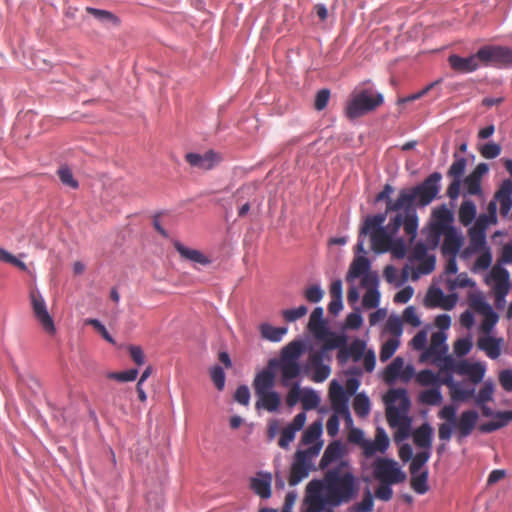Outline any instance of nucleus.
<instances>
[{
    "mask_svg": "<svg viewBox=\"0 0 512 512\" xmlns=\"http://www.w3.org/2000/svg\"><path fill=\"white\" fill-rule=\"evenodd\" d=\"M359 492L358 479L349 461H340L326 470L323 480H312L306 488L302 512H323L352 501Z\"/></svg>",
    "mask_w": 512,
    "mask_h": 512,
    "instance_id": "f257e3e1",
    "label": "nucleus"
},
{
    "mask_svg": "<svg viewBox=\"0 0 512 512\" xmlns=\"http://www.w3.org/2000/svg\"><path fill=\"white\" fill-rule=\"evenodd\" d=\"M442 175L433 172L422 183L410 189H402L395 203H389L388 211H400L402 207H425L429 205L440 191Z\"/></svg>",
    "mask_w": 512,
    "mask_h": 512,
    "instance_id": "f03ea898",
    "label": "nucleus"
},
{
    "mask_svg": "<svg viewBox=\"0 0 512 512\" xmlns=\"http://www.w3.org/2000/svg\"><path fill=\"white\" fill-rule=\"evenodd\" d=\"M386 220V213L376 214L368 216L359 233L358 242L356 244V251L358 253L366 254L367 251L364 248V237L370 236L371 249L375 253H385L390 250L392 246V237L395 234L391 233V230L383 226Z\"/></svg>",
    "mask_w": 512,
    "mask_h": 512,
    "instance_id": "7ed1b4c3",
    "label": "nucleus"
},
{
    "mask_svg": "<svg viewBox=\"0 0 512 512\" xmlns=\"http://www.w3.org/2000/svg\"><path fill=\"white\" fill-rule=\"evenodd\" d=\"M384 401L387 405L386 418L388 424L392 428H398L397 437H407L411 422L405 415L410 404L407 391L402 388L390 389L385 395Z\"/></svg>",
    "mask_w": 512,
    "mask_h": 512,
    "instance_id": "20e7f679",
    "label": "nucleus"
},
{
    "mask_svg": "<svg viewBox=\"0 0 512 512\" xmlns=\"http://www.w3.org/2000/svg\"><path fill=\"white\" fill-rule=\"evenodd\" d=\"M383 102L384 97L380 92L372 88L356 87L346 102L344 114L354 120L375 111Z\"/></svg>",
    "mask_w": 512,
    "mask_h": 512,
    "instance_id": "39448f33",
    "label": "nucleus"
},
{
    "mask_svg": "<svg viewBox=\"0 0 512 512\" xmlns=\"http://www.w3.org/2000/svg\"><path fill=\"white\" fill-rule=\"evenodd\" d=\"M302 353V344L298 341L290 342L280 354V358L270 359V366L276 367L281 372V384L284 387L290 386V381L301 374V366L298 362Z\"/></svg>",
    "mask_w": 512,
    "mask_h": 512,
    "instance_id": "423d86ee",
    "label": "nucleus"
},
{
    "mask_svg": "<svg viewBox=\"0 0 512 512\" xmlns=\"http://www.w3.org/2000/svg\"><path fill=\"white\" fill-rule=\"evenodd\" d=\"M322 446L323 442H319L307 449L296 451L288 479L290 486H295L308 477L312 460L320 453Z\"/></svg>",
    "mask_w": 512,
    "mask_h": 512,
    "instance_id": "0eeeda50",
    "label": "nucleus"
},
{
    "mask_svg": "<svg viewBox=\"0 0 512 512\" xmlns=\"http://www.w3.org/2000/svg\"><path fill=\"white\" fill-rule=\"evenodd\" d=\"M373 475L382 484H399L406 480V474L393 459L377 458L373 463Z\"/></svg>",
    "mask_w": 512,
    "mask_h": 512,
    "instance_id": "6e6552de",
    "label": "nucleus"
},
{
    "mask_svg": "<svg viewBox=\"0 0 512 512\" xmlns=\"http://www.w3.org/2000/svg\"><path fill=\"white\" fill-rule=\"evenodd\" d=\"M478 57L484 66H512V48L500 45H486L478 50Z\"/></svg>",
    "mask_w": 512,
    "mask_h": 512,
    "instance_id": "1a4fd4ad",
    "label": "nucleus"
},
{
    "mask_svg": "<svg viewBox=\"0 0 512 512\" xmlns=\"http://www.w3.org/2000/svg\"><path fill=\"white\" fill-rule=\"evenodd\" d=\"M403 213L398 212L391 218L388 228L392 234H396L403 226L405 234L408 236L409 241L413 242L417 236L418 230V217L414 207H402Z\"/></svg>",
    "mask_w": 512,
    "mask_h": 512,
    "instance_id": "9d476101",
    "label": "nucleus"
},
{
    "mask_svg": "<svg viewBox=\"0 0 512 512\" xmlns=\"http://www.w3.org/2000/svg\"><path fill=\"white\" fill-rule=\"evenodd\" d=\"M329 397L331 400L332 408L336 414H340L347 421H352L349 408L348 398L346 396L344 388L337 382L332 381L329 387Z\"/></svg>",
    "mask_w": 512,
    "mask_h": 512,
    "instance_id": "9b49d317",
    "label": "nucleus"
},
{
    "mask_svg": "<svg viewBox=\"0 0 512 512\" xmlns=\"http://www.w3.org/2000/svg\"><path fill=\"white\" fill-rule=\"evenodd\" d=\"M457 409L454 405H445L439 412L438 417L446 422L441 423L438 428V437L441 441L448 442L452 437L454 424H456Z\"/></svg>",
    "mask_w": 512,
    "mask_h": 512,
    "instance_id": "f8f14e48",
    "label": "nucleus"
},
{
    "mask_svg": "<svg viewBox=\"0 0 512 512\" xmlns=\"http://www.w3.org/2000/svg\"><path fill=\"white\" fill-rule=\"evenodd\" d=\"M415 370L412 365L404 367V361L401 357H396L385 370V379L387 382H392L396 378L407 382L414 376Z\"/></svg>",
    "mask_w": 512,
    "mask_h": 512,
    "instance_id": "ddd939ff",
    "label": "nucleus"
},
{
    "mask_svg": "<svg viewBox=\"0 0 512 512\" xmlns=\"http://www.w3.org/2000/svg\"><path fill=\"white\" fill-rule=\"evenodd\" d=\"M479 419L478 412L475 410L463 411L454 424L456 429V437L460 441L463 438L468 437L477 425Z\"/></svg>",
    "mask_w": 512,
    "mask_h": 512,
    "instance_id": "4468645a",
    "label": "nucleus"
},
{
    "mask_svg": "<svg viewBox=\"0 0 512 512\" xmlns=\"http://www.w3.org/2000/svg\"><path fill=\"white\" fill-rule=\"evenodd\" d=\"M34 317L39 321L44 332L53 336L56 333L54 321L47 311L46 304L42 297L34 295Z\"/></svg>",
    "mask_w": 512,
    "mask_h": 512,
    "instance_id": "2eb2a0df",
    "label": "nucleus"
},
{
    "mask_svg": "<svg viewBox=\"0 0 512 512\" xmlns=\"http://www.w3.org/2000/svg\"><path fill=\"white\" fill-rule=\"evenodd\" d=\"M448 63L450 67L459 73H471L477 70L480 66V58L478 57V51L469 57H461L456 54H452L448 57Z\"/></svg>",
    "mask_w": 512,
    "mask_h": 512,
    "instance_id": "dca6fc26",
    "label": "nucleus"
},
{
    "mask_svg": "<svg viewBox=\"0 0 512 512\" xmlns=\"http://www.w3.org/2000/svg\"><path fill=\"white\" fill-rule=\"evenodd\" d=\"M275 369L277 368L271 367L270 361H268L267 367L256 374L253 381V388L256 395L273 391L272 389L275 386Z\"/></svg>",
    "mask_w": 512,
    "mask_h": 512,
    "instance_id": "f3484780",
    "label": "nucleus"
},
{
    "mask_svg": "<svg viewBox=\"0 0 512 512\" xmlns=\"http://www.w3.org/2000/svg\"><path fill=\"white\" fill-rule=\"evenodd\" d=\"M491 276L495 281L494 294L496 300L503 301L510 289L509 272L502 267H494L491 271Z\"/></svg>",
    "mask_w": 512,
    "mask_h": 512,
    "instance_id": "a211bd4d",
    "label": "nucleus"
},
{
    "mask_svg": "<svg viewBox=\"0 0 512 512\" xmlns=\"http://www.w3.org/2000/svg\"><path fill=\"white\" fill-rule=\"evenodd\" d=\"M185 159L192 167L202 170H210L220 161L221 158L217 153L210 150L203 155L187 153Z\"/></svg>",
    "mask_w": 512,
    "mask_h": 512,
    "instance_id": "6ab92c4d",
    "label": "nucleus"
},
{
    "mask_svg": "<svg viewBox=\"0 0 512 512\" xmlns=\"http://www.w3.org/2000/svg\"><path fill=\"white\" fill-rule=\"evenodd\" d=\"M494 201L500 204V214L507 217L512 208V180L506 179L502 182L494 195Z\"/></svg>",
    "mask_w": 512,
    "mask_h": 512,
    "instance_id": "aec40b11",
    "label": "nucleus"
},
{
    "mask_svg": "<svg viewBox=\"0 0 512 512\" xmlns=\"http://www.w3.org/2000/svg\"><path fill=\"white\" fill-rule=\"evenodd\" d=\"M389 447V438L382 429H378L375 440H365L362 445L363 454L365 457L370 458L377 452L384 453Z\"/></svg>",
    "mask_w": 512,
    "mask_h": 512,
    "instance_id": "412c9836",
    "label": "nucleus"
},
{
    "mask_svg": "<svg viewBox=\"0 0 512 512\" xmlns=\"http://www.w3.org/2000/svg\"><path fill=\"white\" fill-rule=\"evenodd\" d=\"M503 343V338L485 335L478 338L477 347L479 350L485 352L490 359H497L501 355Z\"/></svg>",
    "mask_w": 512,
    "mask_h": 512,
    "instance_id": "4be33fe9",
    "label": "nucleus"
},
{
    "mask_svg": "<svg viewBox=\"0 0 512 512\" xmlns=\"http://www.w3.org/2000/svg\"><path fill=\"white\" fill-rule=\"evenodd\" d=\"M344 454V448L340 441H333L331 442L325 449L323 456L319 463V468L321 470H327L329 469V466L337 462V464L340 461H345L342 459Z\"/></svg>",
    "mask_w": 512,
    "mask_h": 512,
    "instance_id": "5701e85b",
    "label": "nucleus"
},
{
    "mask_svg": "<svg viewBox=\"0 0 512 512\" xmlns=\"http://www.w3.org/2000/svg\"><path fill=\"white\" fill-rule=\"evenodd\" d=\"M324 359V352H313L309 355V364L315 370L312 376L314 382L325 381L331 373L330 367L323 364Z\"/></svg>",
    "mask_w": 512,
    "mask_h": 512,
    "instance_id": "b1692460",
    "label": "nucleus"
},
{
    "mask_svg": "<svg viewBox=\"0 0 512 512\" xmlns=\"http://www.w3.org/2000/svg\"><path fill=\"white\" fill-rule=\"evenodd\" d=\"M258 400L255 404L256 409H264L268 412H275L281 404V397L276 391L257 394Z\"/></svg>",
    "mask_w": 512,
    "mask_h": 512,
    "instance_id": "393cba45",
    "label": "nucleus"
},
{
    "mask_svg": "<svg viewBox=\"0 0 512 512\" xmlns=\"http://www.w3.org/2000/svg\"><path fill=\"white\" fill-rule=\"evenodd\" d=\"M174 248L181 255V257L202 265H207L210 260L199 250L188 248L182 245L179 241L174 242Z\"/></svg>",
    "mask_w": 512,
    "mask_h": 512,
    "instance_id": "a878e982",
    "label": "nucleus"
},
{
    "mask_svg": "<svg viewBox=\"0 0 512 512\" xmlns=\"http://www.w3.org/2000/svg\"><path fill=\"white\" fill-rule=\"evenodd\" d=\"M413 441L416 446L430 449L432 444V428L428 423L422 424L413 433Z\"/></svg>",
    "mask_w": 512,
    "mask_h": 512,
    "instance_id": "bb28decb",
    "label": "nucleus"
},
{
    "mask_svg": "<svg viewBox=\"0 0 512 512\" xmlns=\"http://www.w3.org/2000/svg\"><path fill=\"white\" fill-rule=\"evenodd\" d=\"M251 488L261 498H269L271 496V476L264 474L260 477L251 479Z\"/></svg>",
    "mask_w": 512,
    "mask_h": 512,
    "instance_id": "cd10ccee",
    "label": "nucleus"
},
{
    "mask_svg": "<svg viewBox=\"0 0 512 512\" xmlns=\"http://www.w3.org/2000/svg\"><path fill=\"white\" fill-rule=\"evenodd\" d=\"M308 327L317 338H323V334H326V328L323 322V309L321 307H317L312 311Z\"/></svg>",
    "mask_w": 512,
    "mask_h": 512,
    "instance_id": "c85d7f7f",
    "label": "nucleus"
},
{
    "mask_svg": "<svg viewBox=\"0 0 512 512\" xmlns=\"http://www.w3.org/2000/svg\"><path fill=\"white\" fill-rule=\"evenodd\" d=\"M370 269V262L365 256H357L350 265L347 273V281H351L355 278L367 273Z\"/></svg>",
    "mask_w": 512,
    "mask_h": 512,
    "instance_id": "c756f323",
    "label": "nucleus"
},
{
    "mask_svg": "<svg viewBox=\"0 0 512 512\" xmlns=\"http://www.w3.org/2000/svg\"><path fill=\"white\" fill-rule=\"evenodd\" d=\"M323 424L321 420L313 422L303 433L301 443L303 445H315L321 442L319 439L322 435Z\"/></svg>",
    "mask_w": 512,
    "mask_h": 512,
    "instance_id": "7c9ffc66",
    "label": "nucleus"
},
{
    "mask_svg": "<svg viewBox=\"0 0 512 512\" xmlns=\"http://www.w3.org/2000/svg\"><path fill=\"white\" fill-rule=\"evenodd\" d=\"M260 333L262 338L269 340L271 342H279L283 338V336L287 333L288 329L286 327H273L268 323H263L260 325Z\"/></svg>",
    "mask_w": 512,
    "mask_h": 512,
    "instance_id": "2f4dec72",
    "label": "nucleus"
},
{
    "mask_svg": "<svg viewBox=\"0 0 512 512\" xmlns=\"http://www.w3.org/2000/svg\"><path fill=\"white\" fill-rule=\"evenodd\" d=\"M461 247V239L452 227H448L443 240L442 249L444 252L455 254Z\"/></svg>",
    "mask_w": 512,
    "mask_h": 512,
    "instance_id": "473e14b6",
    "label": "nucleus"
},
{
    "mask_svg": "<svg viewBox=\"0 0 512 512\" xmlns=\"http://www.w3.org/2000/svg\"><path fill=\"white\" fill-rule=\"evenodd\" d=\"M324 344L321 350L318 352H324V357H326V352L329 350H333L336 348H340L344 346L347 342L346 337L344 335H337L335 333H328L326 331V334H323Z\"/></svg>",
    "mask_w": 512,
    "mask_h": 512,
    "instance_id": "72a5a7b5",
    "label": "nucleus"
},
{
    "mask_svg": "<svg viewBox=\"0 0 512 512\" xmlns=\"http://www.w3.org/2000/svg\"><path fill=\"white\" fill-rule=\"evenodd\" d=\"M428 470L425 469L422 472L411 474L410 485L411 488L418 494H425L429 490L428 485Z\"/></svg>",
    "mask_w": 512,
    "mask_h": 512,
    "instance_id": "f704fd0d",
    "label": "nucleus"
},
{
    "mask_svg": "<svg viewBox=\"0 0 512 512\" xmlns=\"http://www.w3.org/2000/svg\"><path fill=\"white\" fill-rule=\"evenodd\" d=\"M459 220L460 222L467 226L473 222L476 217V206L470 200H465L462 202L459 208Z\"/></svg>",
    "mask_w": 512,
    "mask_h": 512,
    "instance_id": "c9c22d12",
    "label": "nucleus"
},
{
    "mask_svg": "<svg viewBox=\"0 0 512 512\" xmlns=\"http://www.w3.org/2000/svg\"><path fill=\"white\" fill-rule=\"evenodd\" d=\"M443 397L438 387H432L422 391L419 395V401L426 405H439L442 403Z\"/></svg>",
    "mask_w": 512,
    "mask_h": 512,
    "instance_id": "e433bc0d",
    "label": "nucleus"
},
{
    "mask_svg": "<svg viewBox=\"0 0 512 512\" xmlns=\"http://www.w3.org/2000/svg\"><path fill=\"white\" fill-rule=\"evenodd\" d=\"M494 383L492 380L485 381L477 395L474 396L477 405L486 404L493 400Z\"/></svg>",
    "mask_w": 512,
    "mask_h": 512,
    "instance_id": "4c0bfd02",
    "label": "nucleus"
},
{
    "mask_svg": "<svg viewBox=\"0 0 512 512\" xmlns=\"http://www.w3.org/2000/svg\"><path fill=\"white\" fill-rule=\"evenodd\" d=\"M353 409L357 416L366 417L370 412V400L363 393H359L354 397Z\"/></svg>",
    "mask_w": 512,
    "mask_h": 512,
    "instance_id": "58836bf2",
    "label": "nucleus"
},
{
    "mask_svg": "<svg viewBox=\"0 0 512 512\" xmlns=\"http://www.w3.org/2000/svg\"><path fill=\"white\" fill-rule=\"evenodd\" d=\"M450 395L453 401H467L470 398L475 396L474 388H464L462 384L457 383L452 390L450 391Z\"/></svg>",
    "mask_w": 512,
    "mask_h": 512,
    "instance_id": "ea45409f",
    "label": "nucleus"
},
{
    "mask_svg": "<svg viewBox=\"0 0 512 512\" xmlns=\"http://www.w3.org/2000/svg\"><path fill=\"white\" fill-rule=\"evenodd\" d=\"M416 382L421 386L436 387L437 383L439 382V375L435 374L430 369H424L417 373Z\"/></svg>",
    "mask_w": 512,
    "mask_h": 512,
    "instance_id": "a19ab883",
    "label": "nucleus"
},
{
    "mask_svg": "<svg viewBox=\"0 0 512 512\" xmlns=\"http://www.w3.org/2000/svg\"><path fill=\"white\" fill-rule=\"evenodd\" d=\"M482 316L484 317V319H483V321H482V323L480 325V330H481V332L483 334L490 335V333L492 332L493 328L497 324V322L499 320V317L493 311L492 308L489 311L483 313Z\"/></svg>",
    "mask_w": 512,
    "mask_h": 512,
    "instance_id": "79ce46f5",
    "label": "nucleus"
},
{
    "mask_svg": "<svg viewBox=\"0 0 512 512\" xmlns=\"http://www.w3.org/2000/svg\"><path fill=\"white\" fill-rule=\"evenodd\" d=\"M468 304L471 309L475 310L479 314H483L489 311L492 307L485 301L481 294H471L468 297Z\"/></svg>",
    "mask_w": 512,
    "mask_h": 512,
    "instance_id": "37998d69",
    "label": "nucleus"
},
{
    "mask_svg": "<svg viewBox=\"0 0 512 512\" xmlns=\"http://www.w3.org/2000/svg\"><path fill=\"white\" fill-rule=\"evenodd\" d=\"M455 160L450 166L447 174L449 177L461 179L465 168L467 165V160L464 157H459L457 154H454Z\"/></svg>",
    "mask_w": 512,
    "mask_h": 512,
    "instance_id": "c03bdc74",
    "label": "nucleus"
},
{
    "mask_svg": "<svg viewBox=\"0 0 512 512\" xmlns=\"http://www.w3.org/2000/svg\"><path fill=\"white\" fill-rule=\"evenodd\" d=\"M430 458L429 451H422L417 453L412 459L409 467L410 474H416L422 472V468L428 462Z\"/></svg>",
    "mask_w": 512,
    "mask_h": 512,
    "instance_id": "a18cd8bd",
    "label": "nucleus"
},
{
    "mask_svg": "<svg viewBox=\"0 0 512 512\" xmlns=\"http://www.w3.org/2000/svg\"><path fill=\"white\" fill-rule=\"evenodd\" d=\"M86 11L101 22H112L116 25L119 23V19L110 11L93 7H86Z\"/></svg>",
    "mask_w": 512,
    "mask_h": 512,
    "instance_id": "49530a36",
    "label": "nucleus"
},
{
    "mask_svg": "<svg viewBox=\"0 0 512 512\" xmlns=\"http://www.w3.org/2000/svg\"><path fill=\"white\" fill-rule=\"evenodd\" d=\"M485 372L486 366L481 362H476L471 365L466 376H468L471 383L476 385L483 380Z\"/></svg>",
    "mask_w": 512,
    "mask_h": 512,
    "instance_id": "de8ad7c7",
    "label": "nucleus"
},
{
    "mask_svg": "<svg viewBox=\"0 0 512 512\" xmlns=\"http://www.w3.org/2000/svg\"><path fill=\"white\" fill-rule=\"evenodd\" d=\"M488 215H481L477 220V225L484 228L487 223L495 224L497 222V204L492 200L487 206Z\"/></svg>",
    "mask_w": 512,
    "mask_h": 512,
    "instance_id": "09e8293b",
    "label": "nucleus"
},
{
    "mask_svg": "<svg viewBox=\"0 0 512 512\" xmlns=\"http://www.w3.org/2000/svg\"><path fill=\"white\" fill-rule=\"evenodd\" d=\"M400 342L397 338H390L388 339L381 347V350H380V360L382 362H385L387 361L388 359H390L395 351L397 350L398 346H399Z\"/></svg>",
    "mask_w": 512,
    "mask_h": 512,
    "instance_id": "8fccbe9b",
    "label": "nucleus"
},
{
    "mask_svg": "<svg viewBox=\"0 0 512 512\" xmlns=\"http://www.w3.org/2000/svg\"><path fill=\"white\" fill-rule=\"evenodd\" d=\"M441 81H442L441 79L436 80L414 94H411L407 97L399 98L397 101V104L403 105L405 103L412 102V101L422 98L423 96L427 95L428 92L431 91L436 85L440 84Z\"/></svg>",
    "mask_w": 512,
    "mask_h": 512,
    "instance_id": "3c124183",
    "label": "nucleus"
},
{
    "mask_svg": "<svg viewBox=\"0 0 512 512\" xmlns=\"http://www.w3.org/2000/svg\"><path fill=\"white\" fill-rule=\"evenodd\" d=\"M444 299V293L439 288H430L425 297V305L427 307H440L441 301Z\"/></svg>",
    "mask_w": 512,
    "mask_h": 512,
    "instance_id": "603ef678",
    "label": "nucleus"
},
{
    "mask_svg": "<svg viewBox=\"0 0 512 512\" xmlns=\"http://www.w3.org/2000/svg\"><path fill=\"white\" fill-rule=\"evenodd\" d=\"M138 374L139 371L137 369H129L121 372H110L107 374V377L119 382H131L136 380Z\"/></svg>",
    "mask_w": 512,
    "mask_h": 512,
    "instance_id": "864d4df0",
    "label": "nucleus"
},
{
    "mask_svg": "<svg viewBox=\"0 0 512 512\" xmlns=\"http://www.w3.org/2000/svg\"><path fill=\"white\" fill-rule=\"evenodd\" d=\"M380 293L376 288L367 289L363 296L362 304L365 308L373 309L379 305Z\"/></svg>",
    "mask_w": 512,
    "mask_h": 512,
    "instance_id": "5fc2aeb1",
    "label": "nucleus"
},
{
    "mask_svg": "<svg viewBox=\"0 0 512 512\" xmlns=\"http://www.w3.org/2000/svg\"><path fill=\"white\" fill-rule=\"evenodd\" d=\"M348 348V351L350 352L351 358L358 362L361 360L365 353V342L360 339H355Z\"/></svg>",
    "mask_w": 512,
    "mask_h": 512,
    "instance_id": "6e6d98bb",
    "label": "nucleus"
},
{
    "mask_svg": "<svg viewBox=\"0 0 512 512\" xmlns=\"http://www.w3.org/2000/svg\"><path fill=\"white\" fill-rule=\"evenodd\" d=\"M374 501L370 491H367L360 503L355 504L351 507L350 511L356 512H371L373 510Z\"/></svg>",
    "mask_w": 512,
    "mask_h": 512,
    "instance_id": "4d7b16f0",
    "label": "nucleus"
},
{
    "mask_svg": "<svg viewBox=\"0 0 512 512\" xmlns=\"http://www.w3.org/2000/svg\"><path fill=\"white\" fill-rule=\"evenodd\" d=\"M301 401L304 410H312L319 405L320 398L316 394V392H314L313 390H308L304 393Z\"/></svg>",
    "mask_w": 512,
    "mask_h": 512,
    "instance_id": "13d9d810",
    "label": "nucleus"
},
{
    "mask_svg": "<svg viewBox=\"0 0 512 512\" xmlns=\"http://www.w3.org/2000/svg\"><path fill=\"white\" fill-rule=\"evenodd\" d=\"M464 187L466 189L467 194L469 195H481V181L474 178L470 174L463 180Z\"/></svg>",
    "mask_w": 512,
    "mask_h": 512,
    "instance_id": "bf43d9fd",
    "label": "nucleus"
},
{
    "mask_svg": "<svg viewBox=\"0 0 512 512\" xmlns=\"http://www.w3.org/2000/svg\"><path fill=\"white\" fill-rule=\"evenodd\" d=\"M307 307L301 305L294 309H286L282 311V315L287 322L296 321L307 314Z\"/></svg>",
    "mask_w": 512,
    "mask_h": 512,
    "instance_id": "052dcab7",
    "label": "nucleus"
},
{
    "mask_svg": "<svg viewBox=\"0 0 512 512\" xmlns=\"http://www.w3.org/2000/svg\"><path fill=\"white\" fill-rule=\"evenodd\" d=\"M210 375H211V379H212L215 387L219 391H222L225 386V373H224V370L222 369V367H220L218 365L212 367L211 371H210Z\"/></svg>",
    "mask_w": 512,
    "mask_h": 512,
    "instance_id": "680f3d73",
    "label": "nucleus"
},
{
    "mask_svg": "<svg viewBox=\"0 0 512 512\" xmlns=\"http://www.w3.org/2000/svg\"><path fill=\"white\" fill-rule=\"evenodd\" d=\"M58 175L64 185L72 189L78 188V181L74 179L72 171L67 167H62L58 170Z\"/></svg>",
    "mask_w": 512,
    "mask_h": 512,
    "instance_id": "e2e57ef3",
    "label": "nucleus"
},
{
    "mask_svg": "<svg viewBox=\"0 0 512 512\" xmlns=\"http://www.w3.org/2000/svg\"><path fill=\"white\" fill-rule=\"evenodd\" d=\"M480 153L486 159H494L500 155L501 146L494 142L486 143L481 147Z\"/></svg>",
    "mask_w": 512,
    "mask_h": 512,
    "instance_id": "0e129e2a",
    "label": "nucleus"
},
{
    "mask_svg": "<svg viewBox=\"0 0 512 512\" xmlns=\"http://www.w3.org/2000/svg\"><path fill=\"white\" fill-rule=\"evenodd\" d=\"M323 295H324L323 290L317 284L311 285L304 292V296H305L306 300L311 303L320 302L321 299L323 298Z\"/></svg>",
    "mask_w": 512,
    "mask_h": 512,
    "instance_id": "69168bd1",
    "label": "nucleus"
},
{
    "mask_svg": "<svg viewBox=\"0 0 512 512\" xmlns=\"http://www.w3.org/2000/svg\"><path fill=\"white\" fill-rule=\"evenodd\" d=\"M472 348V342L469 338H460L454 343V353L463 357L467 355Z\"/></svg>",
    "mask_w": 512,
    "mask_h": 512,
    "instance_id": "338daca9",
    "label": "nucleus"
},
{
    "mask_svg": "<svg viewBox=\"0 0 512 512\" xmlns=\"http://www.w3.org/2000/svg\"><path fill=\"white\" fill-rule=\"evenodd\" d=\"M499 382L505 391L511 392L512 391V370L511 369L502 370L499 373Z\"/></svg>",
    "mask_w": 512,
    "mask_h": 512,
    "instance_id": "774afa93",
    "label": "nucleus"
}]
</instances>
